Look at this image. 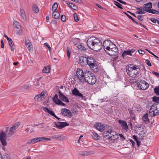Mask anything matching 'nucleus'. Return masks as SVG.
<instances>
[{
    "instance_id": "obj_1",
    "label": "nucleus",
    "mask_w": 159,
    "mask_h": 159,
    "mask_svg": "<svg viewBox=\"0 0 159 159\" xmlns=\"http://www.w3.org/2000/svg\"><path fill=\"white\" fill-rule=\"evenodd\" d=\"M88 47L95 51H98L102 48V43L98 38L95 37H90L87 42Z\"/></svg>"
},
{
    "instance_id": "obj_2",
    "label": "nucleus",
    "mask_w": 159,
    "mask_h": 159,
    "mask_svg": "<svg viewBox=\"0 0 159 159\" xmlns=\"http://www.w3.org/2000/svg\"><path fill=\"white\" fill-rule=\"evenodd\" d=\"M126 71L130 77L134 78L137 76L140 72V69L138 66L129 64L126 67Z\"/></svg>"
},
{
    "instance_id": "obj_3",
    "label": "nucleus",
    "mask_w": 159,
    "mask_h": 159,
    "mask_svg": "<svg viewBox=\"0 0 159 159\" xmlns=\"http://www.w3.org/2000/svg\"><path fill=\"white\" fill-rule=\"evenodd\" d=\"M84 82L90 84H93L96 82V79L94 74L89 71H87L85 74Z\"/></svg>"
},
{
    "instance_id": "obj_4",
    "label": "nucleus",
    "mask_w": 159,
    "mask_h": 159,
    "mask_svg": "<svg viewBox=\"0 0 159 159\" xmlns=\"http://www.w3.org/2000/svg\"><path fill=\"white\" fill-rule=\"evenodd\" d=\"M87 71L86 70L84 72L81 69L77 68L76 72L77 78L75 77V78L78 80L80 82H84L85 78V75Z\"/></svg>"
},
{
    "instance_id": "obj_5",
    "label": "nucleus",
    "mask_w": 159,
    "mask_h": 159,
    "mask_svg": "<svg viewBox=\"0 0 159 159\" xmlns=\"http://www.w3.org/2000/svg\"><path fill=\"white\" fill-rule=\"evenodd\" d=\"M51 140V139L49 138H46L44 137H39L35 138L33 139H31L28 141L27 142V144H34L36 143L39 142L43 141H50Z\"/></svg>"
},
{
    "instance_id": "obj_6",
    "label": "nucleus",
    "mask_w": 159,
    "mask_h": 159,
    "mask_svg": "<svg viewBox=\"0 0 159 159\" xmlns=\"http://www.w3.org/2000/svg\"><path fill=\"white\" fill-rule=\"evenodd\" d=\"M138 85L139 87L143 90L147 89L149 86L148 84L143 80H141L138 83Z\"/></svg>"
},
{
    "instance_id": "obj_7",
    "label": "nucleus",
    "mask_w": 159,
    "mask_h": 159,
    "mask_svg": "<svg viewBox=\"0 0 159 159\" xmlns=\"http://www.w3.org/2000/svg\"><path fill=\"white\" fill-rule=\"evenodd\" d=\"M116 133L111 129L105 130L103 133V135L105 138L109 139L114 134H115Z\"/></svg>"
},
{
    "instance_id": "obj_8",
    "label": "nucleus",
    "mask_w": 159,
    "mask_h": 159,
    "mask_svg": "<svg viewBox=\"0 0 159 159\" xmlns=\"http://www.w3.org/2000/svg\"><path fill=\"white\" fill-rule=\"evenodd\" d=\"M157 104L156 103H154L151 106L148 112L150 116L154 117L157 116L156 115V112H155V111H157Z\"/></svg>"
},
{
    "instance_id": "obj_9",
    "label": "nucleus",
    "mask_w": 159,
    "mask_h": 159,
    "mask_svg": "<svg viewBox=\"0 0 159 159\" xmlns=\"http://www.w3.org/2000/svg\"><path fill=\"white\" fill-rule=\"evenodd\" d=\"M56 127L59 129H61L64 127L68 126L69 124L66 122H62L57 121V123H54Z\"/></svg>"
},
{
    "instance_id": "obj_10",
    "label": "nucleus",
    "mask_w": 159,
    "mask_h": 159,
    "mask_svg": "<svg viewBox=\"0 0 159 159\" xmlns=\"http://www.w3.org/2000/svg\"><path fill=\"white\" fill-rule=\"evenodd\" d=\"M6 137H7L5 132L2 131L0 133V140L2 144L4 146H6L7 144V142L6 141Z\"/></svg>"
},
{
    "instance_id": "obj_11",
    "label": "nucleus",
    "mask_w": 159,
    "mask_h": 159,
    "mask_svg": "<svg viewBox=\"0 0 159 159\" xmlns=\"http://www.w3.org/2000/svg\"><path fill=\"white\" fill-rule=\"evenodd\" d=\"M106 52L109 55L115 56L118 53V49L116 46V47H114L108 52Z\"/></svg>"
},
{
    "instance_id": "obj_12",
    "label": "nucleus",
    "mask_w": 159,
    "mask_h": 159,
    "mask_svg": "<svg viewBox=\"0 0 159 159\" xmlns=\"http://www.w3.org/2000/svg\"><path fill=\"white\" fill-rule=\"evenodd\" d=\"M61 114L64 116H67L70 118L72 116V115L70 111L66 108L62 109L61 110Z\"/></svg>"
},
{
    "instance_id": "obj_13",
    "label": "nucleus",
    "mask_w": 159,
    "mask_h": 159,
    "mask_svg": "<svg viewBox=\"0 0 159 159\" xmlns=\"http://www.w3.org/2000/svg\"><path fill=\"white\" fill-rule=\"evenodd\" d=\"M87 57L84 56L80 57L78 60L79 63L81 66H85L87 64Z\"/></svg>"
},
{
    "instance_id": "obj_14",
    "label": "nucleus",
    "mask_w": 159,
    "mask_h": 159,
    "mask_svg": "<svg viewBox=\"0 0 159 159\" xmlns=\"http://www.w3.org/2000/svg\"><path fill=\"white\" fill-rule=\"evenodd\" d=\"M111 42L110 40H105L102 44V47L103 48V49L104 51L106 52V51L108 48H110L108 47L109 45L111 43Z\"/></svg>"
},
{
    "instance_id": "obj_15",
    "label": "nucleus",
    "mask_w": 159,
    "mask_h": 159,
    "mask_svg": "<svg viewBox=\"0 0 159 159\" xmlns=\"http://www.w3.org/2000/svg\"><path fill=\"white\" fill-rule=\"evenodd\" d=\"M118 122L120 125L122 129L125 130H126L128 129V126L127 123L125 120H119Z\"/></svg>"
},
{
    "instance_id": "obj_16",
    "label": "nucleus",
    "mask_w": 159,
    "mask_h": 159,
    "mask_svg": "<svg viewBox=\"0 0 159 159\" xmlns=\"http://www.w3.org/2000/svg\"><path fill=\"white\" fill-rule=\"evenodd\" d=\"M59 98L62 101L66 102H69V101L67 98L60 91L59 92Z\"/></svg>"
},
{
    "instance_id": "obj_17",
    "label": "nucleus",
    "mask_w": 159,
    "mask_h": 159,
    "mask_svg": "<svg viewBox=\"0 0 159 159\" xmlns=\"http://www.w3.org/2000/svg\"><path fill=\"white\" fill-rule=\"evenodd\" d=\"M95 128L100 131H103L104 130L105 126L103 124L97 123L95 125Z\"/></svg>"
},
{
    "instance_id": "obj_18",
    "label": "nucleus",
    "mask_w": 159,
    "mask_h": 159,
    "mask_svg": "<svg viewBox=\"0 0 159 159\" xmlns=\"http://www.w3.org/2000/svg\"><path fill=\"white\" fill-rule=\"evenodd\" d=\"M19 123H16L12 127L10 128L9 129V131L11 132L12 133H14L15 131L19 127Z\"/></svg>"
},
{
    "instance_id": "obj_19",
    "label": "nucleus",
    "mask_w": 159,
    "mask_h": 159,
    "mask_svg": "<svg viewBox=\"0 0 159 159\" xmlns=\"http://www.w3.org/2000/svg\"><path fill=\"white\" fill-rule=\"evenodd\" d=\"M72 93L76 97L78 96L79 97H83V95L80 93L79 91L76 89L74 88L72 91Z\"/></svg>"
},
{
    "instance_id": "obj_20",
    "label": "nucleus",
    "mask_w": 159,
    "mask_h": 159,
    "mask_svg": "<svg viewBox=\"0 0 159 159\" xmlns=\"http://www.w3.org/2000/svg\"><path fill=\"white\" fill-rule=\"evenodd\" d=\"M152 7V3L151 2H148L143 5V11H146L147 10H150Z\"/></svg>"
},
{
    "instance_id": "obj_21",
    "label": "nucleus",
    "mask_w": 159,
    "mask_h": 159,
    "mask_svg": "<svg viewBox=\"0 0 159 159\" xmlns=\"http://www.w3.org/2000/svg\"><path fill=\"white\" fill-rule=\"evenodd\" d=\"M91 69L94 72H97L98 71V67L96 63V61L93 63L92 65L89 66Z\"/></svg>"
},
{
    "instance_id": "obj_22",
    "label": "nucleus",
    "mask_w": 159,
    "mask_h": 159,
    "mask_svg": "<svg viewBox=\"0 0 159 159\" xmlns=\"http://www.w3.org/2000/svg\"><path fill=\"white\" fill-rule=\"evenodd\" d=\"M87 65H88L89 66L92 65L93 63L96 62L94 59L92 57H87Z\"/></svg>"
},
{
    "instance_id": "obj_23",
    "label": "nucleus",
    "mask_w": 159,
    "mask_h": 159,
    "mask_svg": "<svg viewBox=\"0 0 159 159\" xmlns=\"http://www.w3.org/2000/svg\"><path fill=\"white\" fill-rule=\"evenodd\" d=\"M134 107L135 110L138 112L141 111L142 108L141 106L139 104L134 103Z\"/></svg>"
},
{
    "instance_id": "obj_24",
    "label": "nucleus",
    "mask_w": 159,
    "mask_h": 159,
    "mask_svg": "<svg viewBox=\"0 0 159 159\" xmlns=\"http://www.w3.org/2000/svg\"><path fill=\"white\" fill-rule=\"evenodd\" d=\"M8 42L10 47L11 50L12 51H14L15 50V45L14 42L12 40V39H10V40L8 41Z\"/></svg>"
},
{
    "instance_id": "obj_25",
    "label": "nucleus",
    "mask_w": 159,
    "mask_h": 159,
    "mask_svg": "<svg viewBox=\"0 0 159 159\" xmlns=\"http://www.w3.org/2000/svg\"><path fill=\"white\" fill-rule=\"evenodd\" d=\"M43 109L46 112L48 113L51 115L53 116H55V114L53 111H52L50 110L48 108L44 107L43 108Z\"/></svg>"
},
{
    "instance_id": "obj_26",
    "label": "nucleus",
    "mask_w": 159,
    "mask_h": 159,
    "mask_svg": "<svg viewBox=\"0 0 159 159\" xmlns=\"http://www.w3.org/2000/svg\"><path fill=\"white\" fill-rule=\"evenodd\" d=\"M143 122L146 124H148L149 123V120L148 117V114L146 113L143 115Z\"/></svg>"
},
{
    "instance_id": "obj_27",
    "label": "nucleus",
    "mask_w": 159,
    "mask_h": 159,
    "mask_svg": "<svg viewBox=\"0 0 159 159\" xmlns=\"http://www.w3.org/2000/svg\"><path fill=\"white\" fill-rule=\"evenodd\" d=\"M13 25L15 27V30L21 29V26L20 24L17 21H14Z\"/></svg>"
},
{
    "instance_id": "obj_28",
    "label": "nucleus",
    "mask_w": 159,
    "mask_h": 159,
    "mask_svg": "<svg viewBox=\"0 0 159 159\" xmlns=\"http://www.w3.org/2000/svg\"><path fill=\"white\" fill-rule=\"evenodd\" d=\"M132 51L130 50L125 51L122 53V56L123 57V58H124L127 55H129L132 56Z\"/></svg>"
},
{
    "instance_id": "obj_29",
    "label": "nucleus",
    "mask_w": 159,
    "mask_h": 159,
    "mask_svg": "<svg viewBox=\"0 0 159 159\" xmlns=\"http://www.w3.org/2000/svg\"><path fill=\"white\" fill-rule=\"evenodd\" d=\"M60 14L58 12L56 11H54L52 14L53 17L56 19H58L60 18Z\"/></svg>"
},
{
    "instance_id": "obj_30",
    "label": "nucleus",
    "mask_w": 159,
    "mask_h": 159,
    "mask_svg": "<svg viewBox=\"0 0 159 159\" xmlns=\"http://www.w3.org/2000/svg\"><path fill=\"white\" fill-rule=\"evenodd\" d=\"M34 100L35 101H41L43 100L44 98H43L41 96L40 94L36 95L34 98Z\"/></svg>"
},
{
    "instance_id": "obj_31",
    "label": "nucleus",
    "mask_w": 159,
    "mask_h": 159,
    "mask_svg": "<svg viewBox=\"0 0 159 159\" xmlns=\"http://www.w3.org/2000/svg\"><path fill=\"white\" fill-rule=\"evenodd\" d=\"M50 71V68L48 66L45 67L43 70V72L45 73H49Z\"/></svg>"
},
{
    "instance_id": "obj_32",
    "label": "nucleus",
    "mask_w": 159,
    "mask_h": 159,
    "mask_svg": "<svg viewBox=\"0 0 159 159\" xmlns=\"http://www.w3.org/2000/svg\"><path fill=\"white\" fill-rule=\"evenodd\" d=\"M143 127L141 124H138L136 125L135 129L137 130H139L140 132H142L143 131V129L142 127Z\"/></svg>"
},
{
    "instance_id": "obj_33",
    "label": "nucleus",
    "mask_w": 159,
    "mask_h": 159,
    "mask_svg": "<svg viewBox=\"0 0 159 159\" xmlns=\"http://www.w3.org/2000/svg\"><path fill=\"white\" fill-rule=\"evenodd\" d=\"M92 136L95 139L97 140H99L100 139V137L95 132L93 133Z\"/></svg>"
},
{
    "instance_id": "obj_34",
    "label": "nucleus",
    "mask_w": 159,
    "mask_h": 159,
    "mask_svg": "<svg viewBox=\"0 0 159 159\" xmlns=\"http://www.w3.org/2000/svg\"><path fill=\"white\" fill-rule=\"evenodd\" d=\"M32 9L35 13H37L39 11V9L38 7L35 5H33L32 6Z\"/></svg>"
},
{
    "instance_id": "obj_35",
    "label": "nucleus",
    "mask_w": 159,
    "mask_h": 159,
    "mask_svg": "<svg viewBox=\"0 0 159 159\" xmlns=\"http://www.w3.org/2000/svg\"><path fill=\"white\" fill-rule=\"evenodd\" d=\"M20 12L23 19L25 20L26 19V15L24 10L21 9H20Z\"/></svg>"
},
{
    "instance_id": "obj_36",
    "label": "nucleus",
    "mask_w": 159,
    "mask_h": 159,
    "mask_svg": "<svg viewBox=\"0 0 159 159\" xmlns=\"http://www.w3.org/2000/svg\"><path fill=\"white\" fill-rule=\"evenodd\" d=\"M128 17L133 22L136 24H138V22L136 21L135 20H134L128 14H127L126 12H124Z\"/></svg>"
},
{
    "instance_id": "obj_37",
    "label": "nucleus",
    "mask_w": 159,
    "mask_h": 159,
    "mask_svg": "<svg viewBox=\"0 0 159 159\" xmlns=\"http://www.w3.org/2000/svg\"><path fill=\"white\" fill-rule=\"evenodd\" d=\"M116 46L114 43L111 42V43L110 44V45H109V47H108L110 48L107 49L106 52H108L110 50L113 48L114 47H116Z\"/></svg>"
},
{
    "instance_id": "obj_38",
    "label": "nucleus",
    "mask_w": 159,
    "mask_h": 159,
    "mask_svg": "<svg viewBox=\"0 0 159 159\" xmlns=\"http://www.w3.org/2000/svg\"><path fill=\"white\" fill-rule=\"evenodd\" d=\"M118 134L116 133L115 134H114L113 136H111L110 138L109 139L111 140H115L118 138Z\"/></svg>"
},
{
    "instance_id": "obj_39",
    "label": "nucleus",
    "mask_w": 159,
    "mask_h": 159,
    "mask_svg": "<svg viewBox=\"0 0 159 159\" xmlns=\"http://www.w3.org/2000/svg\"><path fill=\"white\" fill-rule=\"evenodd\" d=\"M58 7V5L56 2L54 3L52 5V11H55Z\"/></svg>"
},
{
    "instance_id": "obj_40",
    "label": "nucleus",
    "mask_w": 159,
    "mask_h": 159,
    "mask_svg": "<svg viewBox=\"0 0 159 159\" xmlns=\"http://www.w3.org/2000/svg\"><path fill=\"white\" fill-rule=\"evenodd\" d=\"M152 101L155 102V103H159V97H153L152 98Z\"/></svg>"
},
{
    "instance_id": "obj_41",
    "label": "nucleus",
    "mask_w": 159,
    "mask_h": 159,
    "mask_svg": "<svg viewBox=\"0 0 159 159\" xmlns=\"http://www.w3.org/2000/svg\"><path fill=\"white\" fill-rule=\"evenodd\" d=\"M129 113L132 119H134L135 114H134L133 110H129Z\"/></svg>"
},
{
    "instance_id": "obj_42",
    "label": "nucleus",
    "mask_w": 159,
    "mask_h": 159,
    "mask_svg": "<svg viewBox=\"0 0 159 159\" xmlns=\"http://www.w3.org/2000/svg\"><path fill=\"white\" fill-rule=\"evenodd\" d=\"M147 12L153 14H156L157 12V10L153 9H150V10H147Z\"/></svg>"
},
{
    "instance_id": "obj_43",
    "label": "nucleus",
    "mask_w": 159,
    "mask_h": 159,
    "mask_svg": "<svg viewBox=\"0 0 159 159\" xmlns=\"http://www.w3.org/2000/svg\"><path fill=\"white\" fill-rule=\"evenodd\" d=\"M114 4L118 8L122 9L123 8L122 7V5L121 4H120L118 2H117L114 1Z\"/></svg>"
},
{
    "instance_id": "obj_44",
    "label": "nucleus",
    "mask_w": 159,
    "mask_h": 159,
    "mask_svg": "<svg viewBox=\"0 0 159 159\" xmlns=\"http://www.w3.org/2000/svg\"><path fill=\"white\" fill-rule=\"evenodd\" d=\"M56 104L58 105H60L61 106H66V104L59 99L58 100V101L56 102Z\"/></svg>"
},
{
    "instance_id": "obj_45",
    "label": "nucleus",
    "mask_w": 159,
    "mask_h": 159,
    "mask_svg": "<svg viewBox=\"0 0 159 159\" xmlns=\"http://www.w3.org/2000/svg\"><path fill=\"white\" fill-rule=\"evenodd\" d=\"M66 51L67 52V56L68 58H70V48L69 47H67L66 48Z\"/></svg>"
},
{
    "instance_id": "obj_46",
    "label": "nucleus",
    "mask_w": 159,
    "mask_h": 159,
    "mask_svg": "<svg viewBox=\"0 0 159 159\" xmlns=\"http://www.w3.org/2000/svg\"><path fill=\"white\" fill-rule=\"evenodd\" d=\"M47 94V92L46 91H43L41 93L40 95L43 98H44L46 97V95Z\"/></svg>"
},
{
    "instance_id": "obj_47",
    "label": "nucleus",
    "mask_w": 159,
    "mask_h": 159,
    "mask_svg": "<svg viewBox=\"0 0 159 159\" xmlns=\"http://www.w3.org/2000/svg\"><path fill=\"white\" fill-rule=\"evenodd\" d=\"M154 91L155 93L157 95H159V87H157L154 89Z\"/></svg>"
},
{
    "instance_id": "obj_48",
    "label": "nucleus",
    "mask_w": 159,
    "mask_h": 159,
    "mask_svg": "<svg viewBox=\"0 0 159 159\" xmlns=\"http://www.w3.org/2000/svg\"><path fill=\"white\" fill-rule=\"evenodd\" d=\"M16 32V34H18L21 35L23 33V30L21 29H17L15 30Z\"/></svg>"
},
{
    "instance_id": "obj_49",
    "label": "nucleus",
    "mask_w": 159,
    "mask_h": 159,
    "mask_svg": "<svg viewBox=\"0 0 159 159\" xmlns=\"http://www.w3.org/2000/svg\"><path fill=\"white\" fill-rule=\"evenodd\" d=\"M58 98V96L57 94H55L54 97L53 98V102L56 103V102L58 101V100H59Z\"/></svg>"
},
{
    "instance_id": "obj_50",
    "label": "nucleus",
    "mask_w": 159,
    "mask_h": 159,
    "mask_svg": "<svg viewBox=\"0 0 159 159\" xmlns=\"http://www.w3.org/2000/svg\"><path fill=\"white\" fill-rule=\"evenodd\" d=\"M75 46H80V50L84 51H86V49L84 47L81 45L80 44H75Z\"/></svg>"
},
{
    "instance_id": "obj_51",
    "label": "nucleus",
    "mask_w": 159,
    "mask_h": 159,
    "mask_svg": "<svg viewBox=\"0 0 159 159\" xmlns=\"http://www.w3.org/2000/svg\"><path fill=\"white\" fill-rule=\"evenodd\" d=\"M73 16L74 18V20L76 22H78L79 20V19L78 18L77 15L76 13H74L73 14Z\"/></svg>"
},
{
    "instance_id": "obj_52",
    "label": "nucleus",
    "mask_w": 159,
    "mask_h": 159,
    "mask_svg": "<svg viewBox=\"0 0 159 159\" xmlns=\"http://www.w3.org/2000/svg\"><path fill=\"white\" fill-rule=\"evenodd\" d=\"M157 111L156 112V115H159V103H157Z\"/></svg>"
},
{
    "instance_id": "obj_53",
    "label": "nucleus",
    "mask_w": 159,
    "mask_h": 159,
    "mask_svg": "<svg viewBox=\"0 0 159 159\" xmlns=\"http://www.w3.org/2000/svg\"><path fill=\"white\" fill-rule=\"evenodd\" d=\"M57 139H58L60 140H61L64 139V136L62 135H57Z\"/></svg>"
},
{
    "instance_id": "obj_54",
    "label": "nucleus",
    "mask_w": 159,
    "mask_h": 159,
    "mask_svg": "<svg viewBox=\"0 0 159 159\" xmlns=\"http://www.w3.org/2000/svg\"><path fill=\"white\" fill-rule=\"evenodd\" d=\"M61 20L63 22L66 21V17L64 15H62L61 16Z\"/></svg>"
},
{
    "instance_id": "obj_55",
    "label": "nucleus",
    "mask_w": 159,
    "mask_h": 159,
    "mask_svg": "<svg viewBox=\"0 0 159 159\" xmlns=\"http://www.w3.org/2000/svg\"><path fill=\"white\" fill-rule=\"evenodd\" d=\"M44 45L48 48V50L49 51L51 50V48L49 45L48 43H45L44 44Z\"/></svg>"
},
{
    "instance_id": "obj_56",
    "label": "nucleus",
    "mask_w": 159,
    "mask_h": 159,
    "mask_svg": "<svg viewBox=\"0 0 159 159\" xmlns=\"http://www.w3.org/2000/svg\"><path fill=\"white\" fill-rule=\"evenodd\" d=\"M135 13L136 14H144L145 13V12H144L143 11H142L139 10L136 11Z\"/></svg>"
},
{
    "instance_id": "obj_57",
    "label": "nucleus",
    "mask_w": 159,
    "mask_h": 159,
    "mask_svg": "<svg viewBox=\"0 0 159 159\" xmlns=\"http://www.w3.org/2000/svg\"><path fill=\"white\" fill-rule=\"evenodd\" d=\"M149 20L151 21L152 22L155 23L157 22V19L153 18H149Z\"/></svg>"
},
{
    "instance_id": "obj_58",
    "label": "nucleus",
    "mask_w": 159,
    "mask_h": 159,
    "mask_svg": "<svg viewBox=\"0 0 159 159\" xmlns=\"http://www.w3.org/2000/svg\"><path fill=\"white\" fill-rule=\"evenodd\" d=\"M66 3L71 8H72V5L73 4V3L69 2H66Z\"/></svg>"
},
{
    "instance_id": "obj_59",
    "label": "nucleus",
    "mask_w": 159,
    "mask_h": 159,
    "mask_svg": "<svg viewBox=\"0 0 159 159\" xmlns=\"http://www.w3.org/2000/svg\"><path fill=\"white\" fill-rule=\"evenodd\" d=\"M152 73L153 75H155L157 77H159V73L155 71H152Z\"/></svg>"
},
{
    "instance_id": "obj_60",
    "label": "nucleus",
    "mask_w": 159,
    "mask_h": 159,
    "mask_svg": "<svg viewBox=\"0 0 159 159\" xmlns=\"http://www.w3.org/2000/svg\"><path fill=\"white\" fill-rule=\"evenodd\" d=\"M146 63L149 66H152L150 62V61L148 60H146L145 61Z\"/></svg>"
},
{
    "instance_id": "obj_61",
    "label": "nucleus",
    "mask_w": 159,
    "mask_h": 159,
    "mask_svg": "<svg viewBox=\"0 0 159 159\" xmlns=\"http://www.w3.org/2000/svg\"><path fill=\"white\" fill-rule=\"evenodd\" d=\"M82 155L87 156L89 155L88 152L86 151H84L82 152L81 154Z\"/></svg>"
},
{
    "instance_id": "obj_62",
    "label": "nucleus",
    "mask_w": 159,
    "mask_h": 159,
    "mask_svg": "<svg viewBox=\"0 0 159 159\" xmlns=\"http://www.w3.org/2000/svg\"><path fill=\"white\" fill-rule=\"evenodd\" d=\"M143 16L141 15L138 16L137 17V18H138V20L140 21H142L143 20Z\"/></svg>"
},
{
    "instance_id": "obj_63",
    "label": "nucleus",
    "mask_w": 159,
    "mask_h": 159,
    "mask_svg": "<svg viewBox=\"0 0 159 159\" xmlns=\"http://www.w3.org/2000/svg\"><path fill=\"white\" fill-rule=\"evenodd\" d=\"M13 134V133H11V132H9V131L8 133H7H7L6 135L7 136V137H8L11 136Z\"/></svg>"
},
{
    "instance_id": "obj_64",
    "label": "nucleus",
    "mask_w": 159,
    "mask_h": 159,
    "mask_svg": "<svg viewBox=\"0 0 159 159\" xmlns=\"http://www.w3.org/2000/svg\"><path fill=\"white\" fill-rule=\"evenodd\" d=\"M138 52L140 54H144L145 53L144 51L141 49H139L138 50Z\"/></svg>"
}]
</instances>
